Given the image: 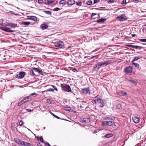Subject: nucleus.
I'll use <instances>...</instances> for the list:
<instances>
[{
  "label": "nucleus",
  "mask_w": 146,
  "mask_h": 146,
  "mask_svg": "<svg viewBox=\"0 0 146 146\" xmlns=\"http://www.w3.org/2000/svg\"><path fill=\"white\" fill-rule=\"evenodd\" d=\"M60 86L62 90L67 92H70L71 90L70 86L66 84H61Z\"/></svg>",
  "instance_id": "obj_1"
},
{
  "label": "nucleus",
  "mask_w": 146,
  "mask_h": 146,
  "mask_svg": "<svg viewBox=\"0 0 146 146\" xmlns=\"http://www.w3.org/2000/svg\"><path fill=\"white\" fill-rule=\"evenodd\" d=\"M54 46L58 48H64V44L62 41H57L54 43Z\"/></svg>",
  "instance_id": "obj_2"
},
{
  "label": "nucleus",
  "mask_w": 146,
  "mask_h": 146,
  "mask_svg": "<svg viewBox=\"0 0 146 146\" xmlns=\"http://www.w3.org/2000/svg\"><path fill=\"white\" fill-rule=\"evenodd\" d=\"M94 98H96V100L97 102L99 103L100 104V106L101 108H103L104 105L105 104L104 102V100L98 97V96H96Z\"/></svg>",
  "instance_id": "obj_3"
},
{
  "label": "nucleus",
  "mask_w": 146,
  "mask_h": 146,
  "mask_svg": "<svg viewBox=\"0 0 146 146\" xmlns=\"http://www.w3.org/2000/svg\"><path fill=\"white\" fill-rule=\"evenodd\" d=\"M4 24L6 26L11 27L12 28H15L16 27H19V26H18L17 24L11 23H10L6 22L4 23Z\"/></svg>",
  "instance_id": "obj_4"
},
{
  "label": "nucleus",
  "mask_w": 146,
  "mask_h": 146,
  "mask_svg": "<svg viewBox=\"0 0 146 146\" xmlns=\"http://www.w3.org/2000/svg\"><path fill=\"white\" fill-rule=\"evenodd\" d=\"M132 71L133 68L131 66H127L124 69V72L126 73H131Z\"/></svg>",
  "instance_id": "obj_5"
},
{
  "label": "nucleus",
  "mask_w": 146,
  "mask_h": 146,
  "mask_svg": "<svg viewBox=\"0 0 146 146\" xmlns=\"http://www.w3.org/2000/svg\"><path fill=\"white\" fill-rule=\"evenodd\" d=\"M0 29L2 31H5L8 33L15 32L14 30L10 29L9 28L6 27H0Z\"/></svg>",
  "instance_id": "obj_6"
},
{
  "label": "nucleus",
  "mask_w": 146,
  "mask_h": 146,
  "mask_svg": "<svg viewBox=\"0 0 146 146\" xmlns=\"http://www.w3.org/2000/svg\"><path fill=\"white\" fill-rule=\"evenodd\" d=\"M102 66H106L108 64H110L111 62V60H104L103 61L100 62Z\"/></svg>",
  "instance_id": "obj_7"
},
{
  "label": "nucleus",
  "mask_w": 146,
  "mask_h": 146,
  "mask_svg": "<svg viewBox=\"0 0 146 146\" xmlns=\"http://www.w3.org/2000/svg\"><path fill=\"white\" fill-rule=\"evenodd\" d=\"M90 121V117L83 118L81 121L82 123H89Z\"/></svg>",
  "instance_id": "obj_8"
},
{
  "label": "nucleus",
  "mask_w": 146,
  "mask_h": 146,
  "mask_svg": "<svg viewBox=\"0 0 146 146\" xmlns=\"http://www.w3.org/2000/svg\"><path fill=\"white\" fill-rule=\"evenodd\" d=\"M133 121L135 123H138L139 121V118L137 116H134L132 118Z\"/></svg>",
  "instance_id": "obj_9"
},
{
  "label": "nucleus",
  "mask_w": 146,
  "mask_h": 146,
  "mask_svg": "<svg viewBox=\"0 0 146 146\" xmlns=\"http://www.w3.org/2000/svg\"><path fill=\"white\" fill-rule=\"evenodd\" d=\"M82 91L83 94H87L88 92H90V89L89 88H84L82 89Z\"/></svg>",
  "instance_id": "obj_10"
},
{
  "label": "nucleus",
  "mask_w": 146,
  "mask_h": 146,
  "mask_svg": "<svg viewBox=\"0 0 146 146\" xmlns=\"http://www.w3.org/2000/svg\"><path fill=\"white\" fill-rule=\"evenodd\" d=\"M25 74V72L23 71H21L19 72V74L18 79L23 78Z\"/></svg>",
  "instance_id": "obj_11"
},
{
  "label": "nucleus",
  "mask_w": 146,
  "mask_h": 146,
  "mask_svg": "<svg viewBox=\"0 0 146 146\" xmlns=\"http://www.w3.org/2000/svg\"><path fill=\"white\" fill-rule=\"evenodd\" d=\"M48 25L45 24H42L40 26V28L42 30H44L48 27Z\"/></svg>",
  "instance_id": "obj_12"
},
{
  "label": "nucleus",
  "mask_w": 146,
  "mask_h": 146,
  "mask_svg": "<svg viewBox=\"0 0 146 146\" xmlns=\"http://www.w3.org/2000/svg\"><path fill=\"white\" fill-rule=\"evenodd\" d=\"M119 16L120 19L122 21H125L127 19V17L124 14H123L119 15Z\"/></svg>",
  "instance_id": "obj_13"
},
{
  "label": "nucleus",
  "mask_w": 146,
  "mask_h": 146,
  "mask_svg": "<svg viewBox=\"0 0 146 146\" xmlns=\"http://www.w3.org/2000/svg\"><path fill=\"white\" fill-rule=\"evenodd\" d=\"M106 125L109 126H111L112 125H115V123L114 121H106Z\"/></svg>",
  "instance_id": "obj_14"
},
{
  "label": "nucleus",
  "mask_w": 146,
  "mask_h": 146,
  "mask_svg": "<svg viewBox=\"0 0 146 146\" xmlns=\"http://www.w3.org/2000/svg\"><path fill=\"white\" fill-rule=\"evenodd\" d=\"M28 19H29L35 21H37V17L34 16H28Z\"/></svg>",
  "instance_id": "obj_15"
},
{
  "label": "nucleus",
  "mask_w": 146,
  "mask_h": 146,
  "mask_svg": "<svg viewBox=\"0 0 146 146\" xmlns=\"http://www.w3.org/2000/svg\"><path fill=\"white\" fill-rule=\"evenodd\" d=\"M106 20V19L102 18L96 21V22L98 23H103Z\"/></svg>",
  "instance_id": "obj_16"
},
{
  "label": "nucleus",
  "mask_w": 146,
  "mask_h": 146,
  "mask_svg": "<svg viewBox=\"0 0 146 146\" xmlns=\"http://www.w3.org/2000/svg\"><path fill=\"white\" fill-rule=\"evenodd\" d=\"M35 138L37 139L38 141H40L42 143H44V141L43 137L40 136V137L38 136H35Z\"/></svg>",
  "instance_id": "obj_17"
},
{
  "label": "nucleus",
  "mask_w": 146,
  "mask_h": 146,
  "mask_svg": "<svg viewBox=\"0 0 146 146\" xmlns=\"http://www.w3.org/2000/svg\"><path fill=\"white\" fill-rule=\"evenodd\" d=\"M75 3V1L74 0H70L68 1L67 4L68 5H72Z\"/></svg>",
  "instance_id": "obj_18"
},
{
  "label": "nucleus",
  "mask_w": 146,
  "mask_h": 146,
  "mask_svg": "<svg viewBox=\"0 0 146 146\" xmlns=\"http://www.w3.org/2000/svg\"><path fill=\"white\" fill-rule=\"evenodd\" d=\"M30 23H31L29 22L22 21L20 22V24H23L25 26H28Z\"/></svg>",
  "instance_id": "obj_19"
},
{
  "label": "nucleus",
  "mask_w": 146,
  "mask_h": 146,
  "mask_svg": "<svg viewBox=\"0 0 146 146\" xmlns=\"http://www.w3.org/2000/svg\"><path fill=\"white\" fill-rule=\"evenodd\" d=\"M105 120H114L115 119V117L113 116L106 117L104 118Z\"/></svg>",
  "instance_id": "obj_20"
},
{
  "label": "nucleus",
  "mask_w": 146,
  "mask_h": 146,
  "mask_svg": "<svg viewBox=\"0 0 146 146\" xmlns=\"http://www.w3.org/2000/svg\"><path fill=\"white\" fill-rule=\"evenodd\" d=\"M7 14L8 15H10L11 14V15H15V16H19V15L18 14H15L12 11H10L9 12L7 13Z\"/></svg>",
  "instance_id": "obj_21"
},
{
  "label": "nucleus",
  "mask_w": 146,
  "mask_h": 146,
  "mask_svg": "<svg viewBox=\"0 0 146 146\" xmlns=\"http://www.w3.org/2000/svg\"><path fill=\"white\" fill-rule=\"evenodd\" d=\"M113 136L112 133H108L105 135L104 137L108 138L112 137Z\"/></svg>",
  "instance_id": "obj_22"
},
{
  "label": "nucleus",
  "mask_w": 146,
  "mask_h": 146,
  "mask_svg": "<svg viewBox=\"0 0 146 146\" xmlns=\"http://www.w3.org/2000/svg\"><path fill=\"white\" fill-rule=\"evenodd\" d=\"M93 68L94 71H98L100 69V68L98 67V66L97 65V64H95V65L93 66Z\"/></svg>",
  "instance_id": "obj_23"
},
{
  "label": "nucleus",
  "mask_w": 146,
  "mask_h": 146,
  "mask_svg": "<svg viewBox=\"0 0 146 146\" xmlns=\"http://www.w3.org/2000/svg\"><path fill=\"white\" fill-rule=\"evenodd\" d=\"M14 139L16 143H18L19 144H20L21 141V140L16 138H15Z\"/></svg>",
  "instance_id": "obj_24"
},
{
  "label": "nucleus",
  "mask_w": 146,
  "mask_h": 146,
  "mask_svg": "<svg viewBox=\"0 0 146 146\" xmlns=\"http://www.w3.org/2000/svg\"><path fill=\"white\" fill-rule=\"evenodd\" d=\"M133 48H134L136 49H138L139 50H140L141 48H143V47L141 46L136 45H133Z\"/></svg>",
  "instance_id": "obj_25"
},
{
  "label": "nucleus",
  "mask_w": 146,
  "mask_h": 146,
  "mask_svg": "<svg viewBox=\"0 0 146 146\" xmlns=\"http://www.w3.org/2000/svg\"><path fill=\"white\" fill-rule=\"evenodd\" d=\"M115 106L116 108L118 109H120L122 108V106L120 104H118Z\"/></svg>",
  "instance_id": "obj_26"
},
{
  "label": "nucleus",
  "mask_w": 146,
  "mask_h": 146,
  "mask_svg": "<svg viewBox=\"0 0 146 146\" xmlns=\"http://www.w3.org/2000/svg\"><path fill=\"white\" fill-rule=\"evenodd\" d=\"M31 69L33 70H34V72L35 73H38V72L39 69L38 68H35V67H32L31 68Z\"/></svg>",
  "instance_id": "obj_27"
},
{
  "label": "nucleus",
  "mask_w": 146,
  "mask_h": 146,
  "mask_svg": "<svg viewBox=\"0 0 146 146\" xmlns=\"http://www.w3.org/2000/svg\"><path fill=\"white\" fill-rule=\"evenodd\" d=\"M29 99V98L27 97H25L22 99V100L25 102V103L28 102Z\"/></svg>",
  "instance_id": "obj_28"
},
{
  "label": "nucleus",
  "mask_w": 146,
  "mask_h": 146,
  "mask_svg": "<svg viewBox=\"0 0 146 146\" xmlns=\"http://www.w3.org/2000/svg\"><path fill=\"white\" fill-rule=\"evenodd\" d=\"M44 12L46 14L51 15H52V12L50 11H44Z\"/></svg>",
  "instance_id": "obj_29"
},
{
  "label": "nucleus",
  "mask_w": 146,
  "mask_h": 146,
  "mask_svg": "<svg viewBox=\"0 0 146 146\" xmlns=\"http://www.w3.org/2000/svg\"><path fill=\"white\" fill-rule=\"evenodd\" d=\"M139 59V58L138 57H134V59L131 61V62H134V61L138 60Z\"/></svg>",
  "instance_id": "obj_30"
},
{
  "label": "nucleus",
  "mask_w": 146,
  "mask_h": 146,
  "mask_svg": "<svg viewBox=\"0 0 146 146\" xmlns=\"http://www.w3.org/2000/svg\"><path fill=\"white\" fill-rule=\"evenodd\" d=\"M24 103H25V102L22 100L19 102L17 106H20Z\"/></svg>",
  "instance_id": "obj_31"
},
{
  "label": "nucleus",
  "mask_w": 146,
  "mask_h": 146,
  "mask_svg": "<svg viewBox=\"0 0 146 146\" xmlns=\"http://www.w3.org/2000/svg\"><path fill=\"white\" fill-rule=\"evenodd\" d=\"M66 2L65 0H62L60 1L59 3L63 5H65L66 4Z\"/></svg>",
  "instance_id": "obj_32"
},
{
  "label": "nucleus",
  "mask_w": 146,
  "mask_h": 146,
  "mask_svg": "<svg viewBox=\"0 0 146 146\" xmlns=\"http://www.w3.org/2000/svg\"><path fill=\"white\" fill-rule=\"evenodd\" d=\"M49 112L52 116H54V117H56V118L58 119H59L60 118V117H59L55 115L53 113H52L51 111H49Z\"/></svg>",
  "instance_id": "obj_33"
},
{
  "label": "nucleus",
  "mask_w": 146,
  "mask_h": 146,
  "mask_svg": "<svg viewBox=\"0 0 146 146\" xmlns=\"http://www.w3.org/2000/svg\"><path fill=\"white\" fill-rule=\"evenodd\" d=\"M134 65V66L136 67H137V68H139V65L138 63H136L134 62H131Z\"/></svg>",
  "instance_id": "obj_34"
},
{
  "label": "nucleus",
  "mask_w": 146,
  "mask_h": 146,
  "mask_svg": "<svg viewBox=\"0 0 146 146\" xmlns=\"http://www.w3.org/2000/svg\"><path fill=\"white\" fill-rule=\"evenodd\" d=\"M31 70L30 72V74H32L34 76H36V75L35 73H34V71H33V70H32L31 68Z\"/></svg>",
  "instance_id": "obj_35"
},
{
  "label": "nucleus",
  "mask_w": 146,
  "mask_h": 146,
  "mask_svg": "<svg viewBox=\"0 0 146 146\" xmlns=\"http://www.w3.org/2000/svg\"><path fill=\"white\" fill-rule=\"evenodd\" d=\"M106 121H104L102 122V125L103 127H105L106 125Z\"/></svg>",
  "instance_id": "obj_36"
},
{
  "label": "nucleus",
  "mask_w": 146,
  "mask_h": 146,
  "mask_svg": "<svg viewBox=\"0 0 146 146\" xmlns=\"http://www.w3.org/2000/svg\"><path fill=\"white\" fill-rule=\"evenodd\" d=\"M52 101V100L51 99H48L47 100L46 102L49 104H51V102Z\"/></svg>",
  "instance_id": "obj_37"
},
{
  "label": "nucleus",
  "mask_w": 146,
  "mask_h": 146,
  "mask_svg": "<svg viewBox=\"0 0 146 146\" xmlns=\"http://www.w3.org/2000/svg\"><path fill=\"white\" fill-rule=\"evenodd\" d=\"M138 40L142 42H146V38L139 39Z\"/></svg>",
  "instance_id": "obj_38"
},
{
  "label": "nucleus",
  "mask_w": 146,
  "mask_h": 146,
  "mask_svg": "<svg viewBox=\"0 0 146 146\" xmlns=\"http://www.w3.org/2000/svg\"><path fill=\"white\" fill-rule=\"evenodd\" d=\"M92 4V2L91 1L89 0L86 2V4L88 5H91Z\"/></svg>",
  "instance_id": "obj_39"
},
{
  "label": "nucleus",
  "mask_w": 146,
  "mask_h": 146,
  "mask_svg": "<svg viewBox=\"0 0 146 146\" xmlns=\"http://www.w3.org/2000/svg\"><path fill=\"white\" fill-rule=\"evenodd\" d=\"M54 1L52 0H48V1L47 2V3L48 4V5H50V4L52 3H53Z\"/></svg>",
  "instance_id": "obj_40"
},
{
  "label": "nucleus",
  "mask_w": 146,
  "mask_h": 146,
  "mask_svg": "<svg viewBox=\"0 0 146 146\" xmlns=\"http://www.w3.org/2000/svg\"><path fill=\"white\" fill-rule=\"evenodd\" d=\"M54 91V90L52 88H49L47 90H46L45 91H44V92H46L47 91H51L53 92Z\"/></svg>",
  "instance_id": "obj_41"
},
{
  "label": "nucleus",
  "mask_w": 146,
  "mask_h": 146,
  "mask_svg": "<svg viewBox=\"0 0 146 146\" xmlns=\"http://www.w3.org/2000/svg\"><path fill=\"white\" fill-rule=\"evenodd\" d=\"M131 82L132 83H133L135 85H136L137 84V81H135V80H132L131 81Z\"/></svg>",
  "instance_id": "obj_42"
},
{
  "label": "nucleus",
  "mask_w": 146,
  "mask_h": 146,
  "mask_svg": "<svg viewBox=\"0 0 146 146\" xmlns=\"http://www.w3.org/2000/svg\"><path fill=\"white\" fill-rule=\"evenodd\" d=\"M26 142H25L22 141L21 140V143H20V144L21 145H24V146H26Z\"/></svg>",
  "instance_id": "obj_43"
},
{
  "label": "nucleus",
  "mask_w": 146,
  "mask_h": 146,
  "mask_svg": "<svg viewBox=\"0 0 146 146\" xmlns=\"http://www.w3.org/2000/svg\"><path fill=\"white\" fill-rule=\"evenodd\" d=\"M65 110L68 111H71V108L70 107H66Z\"/></svg>",
  "instance_id": "obj_44"
},
{
  "label": "nucleus",
  "mask_w": 146,
  "mask_h": 146,
  "mask_svg": "<svg viewBox=\"0 0 146 146\" xmlns=\"http://www.w3.org/2000/svg\"><path fill=\"white\" fill-rule=\"evenodd\" d=\"M126 4V0H123L122 1L121 4L123 5H125Z\"/></svg>",
  "instance_id": "obj_45"
},
{
  "label": "nucleus",
  "mask_w": 146,
  "mask_h": 146,
  "mask_svg": "<svg viewBox=\"0 0 146 146\" xmlns=\"http://www.w3.org/2000/svg\"><path fill=\"white\" fill-rule=\"evenodd\" d=\"M121 94L122 96H125L127 95V94L124 91L122 92L121 91Z\"/></svg>",
  "instance_id": "obj_46"
},
{
  "label": "nucleus",
  "mask_w": 146,
  "mask_h": 146,
  "mask_svg": "<svg viewBox=\"0 0 146 146\" xmlns=\"http://www.w3.org/2000/svg\"><path fill=\"white\" fill-rule=\"evenodd\" d=\"M38 73H39L40 74H41L42 75H44L43 72H42V71L41 70H40V69H39L38 70Z\"/></svg>",
  "instance_id": "obj_47"
},
{
  "label": "nucleus",
  "mask_w": 146,
  "mask_h": 146,
  "mask_svg": "<svg viewBox=\"0 0 146 146\" xmlns=\"http://www.w3.org/2000/svg\"><path fill=\"white\" fill-rule=\"evenodd\" d=\"M60 9L58 7H56L53 9V11H57L60 10Z\"/></svg>",
  "instance_id": "obj_48"
},
{
  "label": "nucleus",
  "mask_w": 146,
  "mask_h": 146,
  "mask_svg": "<svg viewBox=\"0 0 146 146\" xmlns=\"http://www.w3.org/2000/svg\"><path fill=\"white\" fill-rule=\"evenodd\" d=\"M114 1V0H108L107 1V3L109 4L112 3Z\"/></svg>",
  "instance_id": "obj_49"
},
{
  "label": "nucleus",
  "mask_w": 146,
  "mask_h": 146,
  "mask_svg": "<svg viewBox=\"0 0 146 146\" xmlns=\"http://www.w3.org/2000/svg\"><path fill=\"white\" fill-rule=\"evenodd\" d=\"M43 143L46 146H49V145H50L47 141H44V143Z\"/></svg>",
  "instance_id": "obj_50"
},
{
  "label": "nucleus",
  "mask_w": 146,
  "mask_h": 146,
  "mask_svg": "<svg viewBox=\"0 0 146 146\" xmlns=\"http://www.w3.org/2000/svg\"><path fill=\"white\" fill-rule=\"evenodd\" d=\"M26 146H33V145L29 143H26Z\"/></svg>",
  "instance_id": "obj_51"
},
{
  "label": "nucleus",
  "mask_w": 146,
  "mask_h": 146,
  "mask_svg": "<svg viewBox=\"0 0 146 146\" xmlns=\"http://www.w3.org/2000/svg\"><path fill=\"white\" fill-rule=\"evenodd\" d=\"M82 3L81 2H78L76 3V5L78 6H81L82 5Z\"/></svg>",
  "instance_id": "obj_52"
},
{
  "label": "nucleus",
  "mask_w": 146,
  "mask_h": 146,
  "mask_svg": "<svg viewBox=\"0 0 146 146\" xmlns=\"http://www.w3.org/2000/svg\"><path fill=\"white\" fill-rule=\"evenodd\" d=\"M24 123L22 121H20L19 123V124L20 126H22Z\"/></svg>",
  "instance_id": "obj_53"
},
{
  "label": "nucleus",
  "mask_w": 146,
  "mask_h": 146,
  "mask_svg": "<svg viewBox=\"0 0 146 146\" xmlns=\"http://www.w3.org/2000/svg\"><path fill=\"white\" fill-rule=\"evenodd\" d=\"M97 65L98 66V67L99 68H100L102 66V65L100 62H99L97 63Z\"/></svg>",
  "instance_id": "obj_54"
},
{
  "label": "nucleus",
  "mask_w": 146,
  "mask_h": 146,
  "mask_svg": "<svg viewBox=\"0 0 146 146\" xmlns=\"http://www.w3.org/2000/svg\"><path fill=\"white\" fill-rule=\"evenodd\" d=\"M51 86L54 89V90L57 91H58L56 87L55 86L53 85H51Z\"/></svg>",
  "instance_id": "obj_55"
},
{
  "label": "nucleus",
  "mask_w": 146,
  "mask_h": 146,
  "mask_svg": "<svg viewBox=\"0 0 146 146\" xmlns=\"http://www.w3.org/2000/svg\"><path fill=\"white\" fill-rule=\"evenodd\" d=\"M96 98H95V100H92V102L95 104H97V100H96Z\"/></svg>",
  "instance_id": "obj_56"
},
{
  "label": "nucleus",
  "mask_w": 146,
  "mask_h": 146,
  "mask_svg": "<svg viewBox=\"0 0 146 146\" xmlns=\"http://www.w3.org/2000/svg\"><path fill=\"white\" fill-rule=\"evenodd\" d=\"M38 2L40 4H41L43 3V1L42 0H38Z\"/></svg>",
  "instance_id": "obj_57"
},
{
  "label": "nucleus",
  "mask_w": 146,
  "mask_h": 146,
  "mask_svg": "<svg viewBox=\"0 0 146 146\" xmlns=\"http://www.w3.org/2000/svg\"><path fill=\"white\" fill-rule=\"evenodd\" d=\"M48 1V0H45L44 1H43V3L44 4H45L46 5H48V4L47 3V2Z\"/></svg>",
  "instance_id": "obj_58"
},
{
  "label": "nucleus",
  "mask_w": 146,
  "mask_h": 146,
  "mask_svg": "<svg viewBox=\"0 0 146 146\" xmlns=\"http://www.w3.org/2000/svg\"><path fill=\"white\" fill-rule=\"evenodd\" d=\"M72 71L74 72H78L77 70L75 68H74L72 70Z\"/></svg>",
  "instance_id": "obj_59"
},
{
  "label": "nucleus",
  "mask_w": 146,
  "mask_h": 146,
  "mask_svg": "<svg viewBox=\"0 0 146 146\" xmlns=\"http://www.w3.org/2000/svg\"><path fill=\"white\" fill-rule=\"evenodd\" d=\"M25 110L27 112H31L32 111V110H31L30 109H26Z\"/></svg>",
  "instance_id": "obj_60"
},
{
  "label": "nucleus",
  "mask_w": 146,
  "mask_h": 146,
  "mask_svg": "<svg viewBox=\"0 0 146 146\" xmlns=\"http://www.w3.org/2000/svg\"><path fill=\"white\" fill-rule=\"evenodd\" d=\"M127 46L129 47L133 48V45H127Z\"/></svg>",
  "instance_id": "obj_61"
},
{
  "label": "nucleus",
  "mask_w": 146,
  "mask_h": 146,
  "mask_svg": "<svg viewBox=\"0 0 146 146\" xmlns=\"http://www.w3.org/2000/svg\"><path fill=\"white\" fill-rule=\"evenodd\" d=\"M97 15V13H92V14L91 17H93Z\"/></svg>",
  "instance_id": "obj_62"
},
{
  "label": "nucleus",
  "mask_w": 146,
  "mask_h": 146,
  "mask_svg": "<svg viewBox=\"0 0 146 146\" xmlns=\"http://www.w3.org/2000/svg\"><path fill=\"white\" fill-rule=\"evenodd\" d=\"M37 145L38 146H42V145L40 143H38L37 144Z\"/></svg>",
  "instance_id": "obj_63"
},
{
  "label": "nucleus",
  "mask_w": 146,
  "mask_h": 146,
  "mask_svg": "<svg viewBox=\"0 0 146 146\" xmlns=\"http://www.w3.org/2000/svg\"><path fill=\"white\" fill-rule=\"evenodd\" d=\"M131 36L132 37H134L136 36H137L135 34H131Z\"/></svg>",
  "instance_id": "obj_64"
}]
</instances>
